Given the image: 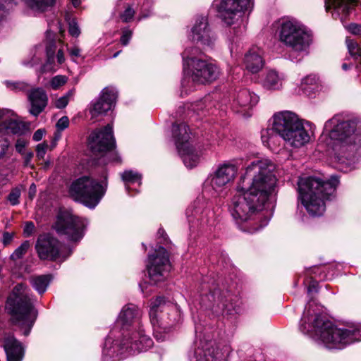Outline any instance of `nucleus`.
<instances>
[{"label":"nucleus","instance_id":"obj_34","mask_svg":"<svg viewBox=\"0 0 361 361\" xmlns=\"http://www.w3.org/2000/svg\"><path fill=\"white\" fill-rule=\"evenodd\" d=\"M56 49V44L55 41H50L46 44V54L47 62L44 66L42 67V71H50L54 68L55 63V52Z\"/></svg>","mask_w":361,"mask_h":361},{"label":"nucleus","instance_id":"obj_56","mask_svg":"<svg viewBox=\"0 0 361 361\" xmlns=\"http://www.w3.org/2000/svg\"><path fill=\"white\" fill-rule=\"evenodd\" d=\"M269 130H265L262 132V140L264 143H267L268 145H270V142L274 139V136H268L269 134Z\"/></svg>","mask_w":361,"mask_h":361},{"label":"nucleus","instance_id":"obj_8","mask_svg":"<svg viewBox=\"0 0 361 361\" xmlns=\"http://www.w3.org/2000/svg\"><path fill=\"white\" fill-rule=\"evenodd\" d=\"M271 130L276 132L291 147L300 148L310 140V135L305 129L302 120L293 112L281 111L272 118Z\"/></svg>","mask_w":361,"mask_h":361},{"label":"nucleus","instance_id":"obj_52","mask_svg":"<svg viewBox=\"0 0 361 361\" xmlns=\"http://www.w3.org/2000/svg\"><path fill=\"white\" fill-rule=\"evenodd\" d=\"M132 36V32L129 30H124L123 31L121 42L123 45H127Z\"/></svg>","mask_w":361,"mask_h":361},{"label":"nucleus","instance_id":"obj_62","mask_svg":"<svg viewBox=\"0 0 361 361\" xmlns=\"http://www.w3.org/2000/svg\"><path fill=\"white\" fill-rule=\"evenodd\" d=\"M203 102L200 101L196 104H191L192 110L195 111L202 109Z\"/></svg>","mask_w":361,"mask_h":361},{"label":"nucleus","instance_id":"obj_12","mask_svg":"<svg viewBox=\"0 0 361 361\" xmlns=\"http://www.w3.org/2000/svg\"><path fill=\"white\" fill-rule=\"evenodd\" d=\"M149 315L155 334L169 331L181 321L179 308L176 305L166 304L161 296L151 301Z\"/></svg>","mask_w":361,"mask_h":361},{"label":"nucleus","instance_id":"obj_54","mask_svg":"<svg viewBox=\"0 0 361 361\" xmlns=\"http://www.w3.org/2000/svg\"><path fill=\"white\" fill-rule=\"evenodd\" d=\"M70 56L72 57V60L75 61L74 58L80 56V49L78 46H73L71 48H67Z\"/></svg>","mask_w":361,"mask_h":361},{"label":"nucleus","instance_id":"obj_48","mask_svg":"<svg viewBox=\"0 0 361 361\" xmlns=\"http://www.w3.org/2000/svg\"><path fill=\"white\" fill-rule=\"evenodd\" d=\"M35 226L33 222L27 221L24 226L23 234L25 237H29L34 233Z\"/></svg>","mask_w":361,"mask_h":361},{"label":"nucleus","instance_id":"obj_5","mask_svg":"<svg viewBox=\"0 0 361 361\" xmlns=\"http://www.w3.org/2000/svg\"><path fill=\"white\" fill-rule=\"evenodd\" d=\"M197 48L186 49L182 54L185 76L182 81L181 95L193 91L195 85H205L216 80L220 74L219 67L202 55Z\"/></svg>","mask_w":361,"mask_h":361},{"label":"nucleus","instance_id":"obj_25","mask_svg":"<svg viewBox=\"0 0 361 361\" xmlns=\"http://www.w3.org/2000/svg\"><path fill=\"white\" fill-rule=\"evenodd\" d=\"M195 332L197 340L195 342V349L190 357V361H221L215 354L214 349L212 348V343L202 341L200 335L197 334V328Z\"/></svg>","mask_w":361,"mask_h":361},{"label":"nucleus","instance_id":"obj_6","mask_svg":"<svg viewBox=\"0 0 361 361\" xmlns=\"http://www.w3.org/2000/svg\"><path fill=\"white\" fill-rule=\"evenodd\" d=\"M339 180L336 176H332L327 181L314 177L299 179V197L310 215L319 216L324 214L326 209L325 200L334 195Z\"/></svg>","mask_w":361,"mask_h":361},{"label":"nucleus","instance_id":"obj_17","mask_svg":"<svg viewBox=\"0 0 361 361\" xmlns=\"http://www.w3.org/2000/svg\"><path fill=\"white\" fill-rule=\"evenodd\" d=\"M188 223L193 226H212L216 221L213 203L204 197H198L186 209Z\"/></svg>","mask_w":361,"mask_h":361},{"label":"nucleus","instance_id":"obj_55","mask_svg":"<svg viewBox=\"0 0 361 361\" xmlns=\"http://www.w3.org/2000/svg\"><path fill=\"white\" fill-rule=\"evenodd\" d=\"M318 286L319 284L317 281L311 280L307 288L308 294L317 293L318 291Z\"/></svg>","mask_w":361,"mask_h":361},{"label":"nucleus","instance_id":"obj_1","mask_svg":"<svg viewBox=\"0 0 361 361\" xmlns=\"http://www.w3.org/2000/svg\"><path fill=\"white\" fill-rule=\"evenodd\" d=\"M275 165L268 159L252 161L245 169L230 205V212L238 222L246 221L262 209L276 183Z\"/></svg>","mask_w":361,"mask_h":361},{"label":"nucleus","instance_id":"obj_51","mask_svg":"<svg viewBox=\"0 0 361 361\" xmlns=\"http://www.w3.org/2000/svg\"><path fill=\"white\" fill-rule=\"evenodd\" d=\"M69 119L67 116L61 117L56 123V128L59 130L61 131L68 127Z\"/></svg>","mask_w":361,"mask_h":361},{"label":"nucleus","instance_id":"obj_21","mask_svg":"<svg viewBox=\"0 0 361 361\" xmlns=\"http://www.w3.org/2000/svg\"><path fill=\"white\" fill-rule=\"evenodd\" d=\"M190 39L202 46L212 47L216 41V36L211 30L207 17L199 16L195 19L191 28Z\"/></svg>","mask_w":361,"mask_h":361},{"label":"nucleus","instance_id":"obj_30","mask_svg":"<svg viewBox=\"0 0 361 361\" xmlns=\"http://www.w3.org/2000/svg\"><path fill=\"white\" fill-rule=\"evenodd\" d=\"M283 76L275 71H269L264 80V87L269 90H279L282 86Z\"/></svg>","mask_w":361,"mask_h":361},{"label":"nucleus","instance_id":"obj_36","mask_svg":"<svg viewBox=\"0 0 361 361\" xmlns=\"http://www.w3.org/2000/svg\"><path fill=\"white\" fill-rule=\"evenodd\" d=\"M42 56V49L41 46L35 47L34 52L30 53V56L23 61L24 66L27 67H33L39 64Z\"/></svg>","mask_w":361,"mask_h":361},{"label":"nucleus","instance_id":"obj_39","mask_svg":"<svg viewBox=\"0 0 361 361\" xmlns=\"http://www.w3.org/2000/svg\"><path fill=\"white\" fill-rule=\"evenodd\" d=\"M68 78L65 75H58L51 78L49 82L50 86L53 90H59L61 87L66 84Z\"/></svg>","mask_w":361,"mask_h":361},{"label":"nucleus","instance_id":"obj_58","mask_svg":"<svg viewBox=\"0 0 361 361\" xmlns=\"http://www.w3.org/2000/svg\"><path fill=\"white\" fill-rule=\"evenodd\" d=\"M56 58L59 64H62L65 61L64 52L62 49H58Z\"/></svg>","mask_w":361,"mask_h":361},{"label":"nucleus","instance_id":"obj_27","mask_svg":"<svg viewBox=\"0 0 361 361\" xmlns=\"http://www.w3.org/2000/svg\"><path fill=\"white\" fill-rule=\"evenodd\" d=\"M3 346L7 361L23 360L25 355L24 347L13 335H7L4 338Z\"/></svg>","mask_w":361,"mask_h":361},{"label":"nucleus","instance_id":"obj_41","mask_svg":"<svg viewBox=\"0 0 361 361\" xmlns=\"http://www.w3.org/2000/svg\"><path fill=\"white\" fill-rule=\"evenodd\" d=\"M20 197V190L18 188L13 189L8 195L7 200L11 204L17 205L19 204V198Z\"/></svg>","mask_w":361,"mask_h":361},{"label":"nucleus","instance_id":"obj_22","mask_svg":"<svg viewBox=\"0 0 361 361\" xmlns=\"http://www.w3.org/2000/svg\"><path fill=\"white\" fill-rule=\"evenodd\" d=\"M117 91L113 87H106L100 92L97 99L91 102L90 112L92 116L105 115L116 104Z\"/></svg>","mask_w":361,"mask_h":361},{"label":"nucleus","instance_id":"obj_24","mask_svg":"<svg viewBox=\"0 0 361 361\" xmlns=\"http://www.w3.org/2000/svg\"><path fill=\"white\" fill-rule=\"evenodd\" d=\"M123 341V336H122L119 343L115 341L110 336L107 337L102 352L104 361H118L126 357L125 353L133 355L140 353L127 349L122 344Z\"/></svg>","mask_w":361,"mask_h":361},{"label":"nucleus","instance_id":"obj_18","mask_svg":"<svg viewBox=\"0 0 361 361\" xmlns=\"http://www.w3.org/2000/svg\"><path fill=\"white\" fill-rule=\"evenodd\" d=\"M35 248L39 257L44 260L64 261L71 254V250L49 234L38 237Z\"/></svg>","mask_w":361,"mask_h":361},{"label":"nucleus","instance_id":"obj_32","mask_svg":"<svg viewBox=\"0 0 361 361\" xmlns=\"http://www.w3.org/2000/svg\"><path fill=\"white\" fill-rule=\"evenodd\" d=\"M121 178L125 183L126 189L129 194L132 189L131 185H137V186H140L141 185V175L132 170L125 171L121 174Z\"/></svg>","mask_w":361,"mask_h":361},{"label":"nucleus","instance_id":"obj_4","mask_svg":"<svg viewBox=\"0 0 361 361\" xmlns=\"http://www.w3.org/2000/svg\"><path fill=\"white\" fill-rule=\"evenodd\" d=\"M142 317V310L129 303L123 307L116 319V325L121 328L123 336L122 344L134 352L147 350L153 345L143 327Z\"/></svg>","mask_w":361,"mask_h":361},{"label":"nucleus","instance_id":"obj_3","mask_svg":"<svg viewBox=\"0 0 361 361\" xmlns=\"http://www.w3.org/2000/svg\"><path fill=\"white\" fill-rule=\"evenodd\" d=\"M324 130L329 133L328 145L339 159L353 161L361 157V133L355 121H343L336 115L325 123Z\"/></svg>","mask_w":361,"mask_h":361},{"label":"nucleus","instance_id":"obj_45","mask_svg":"<svg viewBox=\"0 0 361 361\" xmlns=\"http://www.w3.org/2000/svg\"><path fill=\"white\" fill-rule=\"evenodd\" d=\"M346 30L355 35H361V25L357 23H350L345 25Z\"/></svg>","mask_w":361,"mask_h":361},{"label":"nucleus","instance_id":"obj_63","mask_svg":"<svg viewBox=\"0 0 361 361\" xmlns=\"http://www.w3.org/2000/svg\"><path fill=\"white\" fill-rule=\"evenodd\" d=\"M140 288L142 292L144 294H145V295H148L149 294V290H147L148 285L147 284L146 282L142 283H140Z\"/></svg>","mask_w":361,"mask_h":361},{"label":"nucleus","instance_id":"obj_64","mask_svg":"<svg viewBox=\"0 0 361 361\" xmlns=\"http://www.w3.org/2000/svg\"><path fill=\"white\" fill-rule=\"evenodd\" d=\"M6 110L0 109V133H2V124L1 121L4 119Z\"/></svg>","mask_w":361,"mask_h":361},{"label":"nucleus","instance_id":"obj_7","mask_svg":"<svg viewBox=\"0 0 361 361\" xmlns=\"http://www.w3.org/2000/svg\"><path fill=\"white\" fill-rule=\"evenodd\" d=\"M30 295V290L19 283L13 288L6 302L12 322L23 331L25 336L29 335L37 316Z\"/></svg>","mask_w":361,"mask_h":361},{"label":"nucleus","instance_id":"obj_57","mask_svg":"<svg viewBox=\"0 0 361 361\" xmlns=\"http://www.w3.org/2000/svg\"><path fill=\"white\" fill-rule=\"evenodd\" d=\"M44 134L45 130L44 129H38L34 133L32 139L33 140L38 142L42 139Z\"/></svg>","mask_w":361,"mask_h":361},{"label":"nucleus","instance_id":"obj_44","mask_svg":"<svg viewBox=\"0 0 361 361\" xmlns=\"http://www.w3.org/2000/svg\"><path fill=\"white\" fill-rule=\"evenodd\" d=\"M317 78L316 75H307V77L302 78V80L301 85H302V89L305 90L306 89L305 86L315 85L317 83Z\"/></svg>","mask_w":361,"mask_h":361},{"label":"nucleus","instance_id":"obj_28","mask_svg":"<svg viewBox=\"0 0 361 361\" xmlns=\"http://www.w3.org/2000/svg\"><path fill=\"white\" fill-rule=\"evenodd\" d=\"M259 102V97L254 92L247 89H243L240 90L233 101L235 107L239 106L242 109H238L239 112H242L244 115L246 111L252 109Z\"/></svg>","mask_w":361,"mask_h":361},{"label":"nucleus","instance_id":"obj_37","mask_svg":"<svg viewBox=\"0 0 361 361\" xmlns=\"http://www.w3.org/2000/svg\"><path fill=\"white\" fill-rule=\"evenodd\" d=\"M30 247L29 241L26 240L23 242L11 255V259L13 261L21 259L23 255L26 253L27 250Z\"/></svg>","mask_w":361,"mask_h":361},{"label":"nucleus","instance_id":"obj_33","mask_svg":"<svg viewBox=\"0 0 361 361\" xmlns=\"http://www.w3.org/2000/svg\"><path fill=\"white\" fill-rule=\"evenodd\" d=\"M51 280L50 275L35 276L30 279V283L35 290L39 294H43L47 290Z\"/></svg>","mask_w":361,"mask_h":361},{"label":"nucleus","instance_id":"obj_14","mask_svg":"<svg viewBox=\"0 0 361 361\" xmlns=\"http://www.w3.org/2000/svg\"><path fill=\"white\" fill-rule=\"evenodd\" d=\"M237 171V166L230 161L219 164L205 180L203 192L211 194L212 197L223 195L228 185L234 180Z\"/></svg>","mask_w":361,"mask_h":361},{"label":"nucleus","instance_id":"obj_53","mask_svg":"<svg viewBox=\"0 0 361 361\" xmlns=\"http://www.w3.org/2000/svg\"><path fill=\"white\" fill-rule=\"evenodd\" d=\"M68 96H63L56 101V107L58 109H63L68 104Z\"/></svg>","mask_w":361,"mask_h":361},{"label":"nucleus","instance_id":"obj_26","mask_svg":"<svg viewBox=\"0 0 361 361\" xmlns=\"http://www.w3.org/2000/svg\"><path fill=\"white\" fill-rule=\"evenodd\" d=\"M27 100L30 104L29 113L37 117L46 108L48 104V97L42 88H35L27 92Z\"/></svg>","mask_w":361,"mask_h":361},{"label":"nucleus","instance_id":"obj_50","mask_svg":"<svg viewBox=\"0 0 361 361\" xmlns=\"http://www.w3.org/2000/svg\"><path fill=\"white\" fill-rule=\"evenodd\" d=\"M47 147H48L47 144H45V143H40L37 145V147H36L37 157L39 159H42L44 158V157L46 154Z\"/></svg>","mask_w":361,"mask_h":361},{"label":"nucleus","instance_id":"obj_43","mask_svg":"<svg viewBox=\"0 0 361 361\" xmlns=\"http://www.w3.org/2000/svg\"><path fill=\"white\" fill-rule=\"evenodd\" d=\"M28 144V141L24 138H18L16 140L15 147L16 150L20 154H23L25 152V147Z\"/></svg>","mask_w":361,"mask_h":361},{"label":"nucleus","instance_id":"obj_31","mask_svg":"<svg viewBox=\"0 0 361 361\" xmlns=\"http://www.w3.org/2000/svg\"><path fill=\"white\" fill-rule=\"evenodd\" d=\"M5 114L8 113V111ZM2 132L5 131L7 133L12 134H21L24 130V126L20 122L14 119H7L4 115V119L1 121Z\"/></svg>","mask_w":361,"mask_h":361},{"label":"nucleus","instance_id":"obj_20","mask_svg":"<svg viewBox=\"0 0 361 361\" xmlns=\"http://www.w3.org/2000/svg\"><path fill=\"white\" fill-rule=\"evenodd\" d=\"M170 267L166 250L159 246L153 254L148 256L147 270L149 283L156 285L163 281L169 271Z\"/></svg>","mask_w":361,"mask_h":361},{"label":"nucleus","instance_id":"obj_23","mask_svg":"<svg viewBox=\"0 0 361 361\" xmlns=\"http://www.w3.org/2000/svg\"><path fill=\"white\" fill-rule=\"evenodd\" d=\"M357 0H325V8L334 19L345 23L350 14L355 10Z\"/></svg>","mask_w":361,"mask_h":361},{"label":"nucleus","instance_id":"obj_60","mask_svg":"<svg viewBox=\"0 0 361 361\" xmlns=\"http://www.w3.org/2000/svg\"><path fill=\"white\" fill-rule=\"evenodd\" d=\"M13 233H10L8 232H5L3 235V243L4 244L6 245H8L9 244L12 239H13Z\"/></svg>","mask_w":361,"mask_h":361},{"label":"nucleus","instance_id":"obj_46","mask_svg":"<svg viewBox=\"0 0 361 361\" xmlns=\"http://www.w3.org/2000/svg\"><path fill=\"white\" fill-rule=\"evenodd\" d=\"M21 155L23 156L24 166H30L31 168H33V165L31 163L32 159L34 157L33 152L32 151H27L26 152L23 153V154Z\"/></svg>","mask_w":361,"mask_h":361},{"label":"nucleus","instance_id":"obj_10","mask_svg":"<svg viewBox=\"0 0 361 361\" xmlns=\"http://www.w3.org/2000/svg\"><path fill=\"white\" fill-rule=\"evenodd\" d=\"M252 6V0H219L216 4L219 18L236 37L245 30V13Z\"/></svg>","mask_w":361,"mask_h":361},{"label":"nucleus","instance_id":"obj_9","mask_svg":"<svg viewBox=\"0 0 361 361\" xmlns=\"http://www.w3.org/2000/svg\"><path fill=\"white\" fill-rule=\"evenodd\" d=\"M276 32L279 41L298 56L307 54L312 42L311 33L296 20L282 19Z\"/></svg>","mask_w":361,"mask_h":361},{"label":"nucleus","instance_id":"obj_19","mask_svg":"<svg viewBox=\"0 0 361 361\" xmlns=\"http://www.w3.org/2000/svg\"><path fill=\"white\" fill-rule=\"evenodd\" d=\"M59 234L65 235L71 241H78L83 237V221L68 210H60L54 224Z\"/></svg>","mask_w":361,"mask_h":361},{"label":"nucleus","instance_id":"obj_61","mask_svg":"<svg viewBox=\"0 0 361 361\" xmlns=\"http://www.w3.org/2000/svg\"><path fill=\"white\" fill-rule=\"evenodd\" d=\"M353 66V63L350 61V59L348 58H346L343 63H342V69L344 71H348L352 66Z\"/></svg>","mask_w":361,"mask_h":361},{"label":"nucleus","instance_id":"obj_35","mask_svg":"<svg viewBox=\"0 0 361 361\" xmlns=\"http://www.w3.org/2000/svg\"><path fill=\"white\" fill-rule=\"evenodd\" d=\"M27 6L34 11L44 12L51 8L56 0H25Z\"/></svg>","mask_w":361,"mask_h":361},{"label":"nucleus","instance_id":"obj_16","mask_svg":"<svg viewBox=\"0 0 361 361\" xmlns=\"http://www.w3.org/2000/svg\"><path fill=\"white\" fill-rule=\"evenodd\" d=\"M88 146L93 154L104 153V158H109L110 161L120 162L117 154L109 152L115 146L111 125L108 124L103 128L92 132L88 138Z\"/></svg>","mask_w":361,"mask_h":361},{"label":"nucleus","instance_id":"obj_38","mask_svg":"<svg viewBox=\"0 0 361 361\" xmlns=\"http://www.w3.org/2000/svg\"><path fill=\"white\" fill-rule=\"evenodd\" d=\"M6 87L16 92L22 91V92H27L30 91V86L28 84L23 82H10L6 81L5 82Z\"/></svg>","mask_w":361,"mask_h":361},{"label":"nucleus","instance_id":"obj_40","mask_svg":"<svg viewBox=\"0 0 361 361\" xmlns=\"http://www.w3.org/2000/svg\"><path fill=\"white\" fill-rule=\"evenodd\" d=\"M13 1H14V4H16L18 3L17 0H5V4H6V7H8V8H6V6L2 2L0 1V22L6 16L8 10L12 8Z\"/></svg>","mask_w":361,"mask_h":361},{"label":"nucleus","instance_id":"obj_47","mask_svg":"<svg viewBox=\"0 0 361 361\" xmlns=\"http://www.w3.org/2000/svg\"><path fill=\"white\" fill-rule=\"evenodd\" d=\"M10 144L6 139H0V159L4 158L8 150Z\"/></svg>","mask_w":361,"mask_h":361},{"label":"nucleus","instance_id":"obj_13","mask_svg":"<svg viewBox=\"0 0 361 361\" xmlns=\"http://www.w3.org/2000/svg\"><path fill=\"white\" fill-rule=\"evenodd\" d=\"M200 305L209 309L216 315L229 316L238 313L237 297L227 290H221L216 285L209 287V293H202Z\"/></svg>","mask_w":361,"mask_h":361},{"label":"nucleus","instance_id":"obj_42","mask_svg":"<svg viewBox=\"0 0 361 361\" xmlns=\"http://www.w3.org/2000/svg\"><path fill=\"white\" fill-rule=\"evenodd\" d=\"M135 10L130 6H127L124 12L121 15V18L123 22L131 20L135 15Z\"/></svg>","mask_w":361,"mask_h":361},{"label":"nucleus","instance_id":"obj_11","mask_svg":"<svg viewBox=\"0 0 361 361\" xmlns=\"http://www.w3.org/2000/svg\"><path fill=\"white\" fill-rule=\"evenodd\" d=\"M107 183L87 176L74 180L69 188L71 197L90 209H94L104 196Z\"/></svg>","mask_w":361,"mask_h":361},{"label":"nucleus","instance_id":"obj_15","mask_svg":"<svg viewBox=\"0 0 361 361\" xmlns=\"http://www.w3.org/2000/svg\"><path fill=\"white\" fill-rule=\"evenodd\" d=\"M172 134L177 150L185 166L190 169L196 166L200 161V153L197 152L189 142L190 136L188 133V126L184 123L173 124Z\"/></svg>","mask_w":361,"mask_h":361},{"label":"nucleus","instance_id":"obj_49","mask_svg":"<svg viewBox=\"0 0 361 361\" xmlns=\"http://www.w3.org/2000/svg\"><path fill=\"white\" fill-rule=\"evenodd\" d=\"M68 32H69L70 35H72L73 37H78L79 36L80 31L78 25L77 23L75 21V20H73L70 22Z\"/></svg>","mask_w":361,"mask_h":361},{"label":"nucleus","instance_id":"obj_2","mask_svg":"<svg viewBox=\"0 0 361 361\" xmlns=\"http://www.w3.org/2000/svg\"><path fill=\"white\" fill-rule=\"evenodd\" d=\"M309 301L300 320V330L305 334H314L325 347L342 349L347 345L361 341V324L338 328L318 310L312 308Z\"/></svg>","mask_w":361,"mask_h":361},{"label":"nucleus","instance_id":"obj_59","mask_svg":"<svg viewBox=\"0 0 361 361\" xmlns=\"http://www.w3.org/2000/svg\"><path fill=\"white\" fill-rule=\"evenodd\" d=\"M157 235L159 238H161L160 243H165L167 242V235L163 228H159L157 232Z\"/></svg>","mask_w":361,"mask_h":361},{"label":"nucleus","instance_id":"obj_29","mask_svg":"<svg viewBox=\"0 0 361 361\" xmlns=\"http://www.w3.org/2000/svg\"><path fill=\"white\" fill-rule=\"evenodd\" d=\"M245 68L252 73L259 72L264 66V61L259 50L252 49L245 54L244 59Z\"/></svg>","mask_w":361,"mask_h":361}]
</instances>
